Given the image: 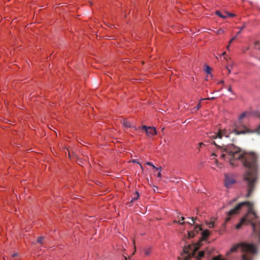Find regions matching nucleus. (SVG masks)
Listing matches in <instances>:
<instances>
[{
	"mask_svg": "<svg viewBox=\"0 0 260 260\" xmlns=\"http://www.w3.org/2000/svg\"><path fill=\"white\" fill-rule=\"evenodd\" d=\"M213 144L221 149V157L229 161L232 166H236L237 161L240 160L243 166L248 169L244 174L243 180L246 183L247 190L246 197H250L255 189L259 171L258 156L256 154L252 152H244L233 144H221V146L215 141L213 142Z\"/></svg>",
	"mask_w": 260,
	"mask_h": 260,
	"instance_id": "obj_1",
	"label": "nucleus"
},
{
	"mask_svg": "<svg viewBox=\"0 0 260 260\" xmlns=\"http://www.w3.org/2000/svg\"><path fill=\"white\" fill-rule=\"evenodd\" d=\"M244 206L248 207L249 209L244 217V221L246 222L251 224L252 227V237L257 243L260 244V218L257 216L253 209V203L249 201L243 202L238 204L234 208L231 209L227 213L226 217L225 219V222L230 221L233 215L238 214Z\"/></svg>",
	"mask_w": 260,
	"mask_h": 260,
	"instance_id": "obj_2",
	"label": "nucleus"
},
{
	"mask_svg": "<svg viewBox=\"0 0 260 260\" xmlns=\"http://www.w3.org/2000/svg\"><path fill=\"white\" fill-rule=\"evenodd\" d=\"M239 248H241L243 252L242 260H252L253 255L257 252L256 247L254 244L241 242L234 245L227 252V254L236 251ZM212 260H224V259L221 258L220 256H216L214 257Z\"/></svg>",
	"mask_w": 260,
	"mask_h": 260,
	"instance_id": "obj_3",
	"label": "nucleus"
},
{
	"mask_svg": "<svg viewBox=\"0 0 260 260\" xmlns=\"http://www.w3.org/2000/svg\"><path fill=\"white\" fill-rule=\"evenodd\" d=\"M198 248L194 245H188L184 246L181 257H178V259L179 260H200L204 256V251H200L198 256H196V252Z\"/></svg>",
	"mask_w": 260,
	"mask_h": 260,
	"instance_id": "obj_4",
	"label": "nucleus"
},
{
	"mask_svg": "<svg viewBox=\"0 0 260 260\" xmlns=\"http://www.w3.org/2000/svg\"><path fill=\"white\" fill-rule=\"evenodd\" d=\"M229 134L228 133L227 131L225 129H223L218 130V131L217 133H215L213 134H212L211 136H209V137L214 139H221L223 137L228 138L229 137Z\"/></svg>",
	"mask_w": 260,
	"mask_h": 260,
	"instance_id": "obj_5",
	"label": "nucleus"
},
{
	"mask_svg": "<svg viewBox=\"0 0 260 260\" xmlns=\"http://www.w3.org/2000/svg\"><path fill=\"white\" fill-rule=\"evenodd\" d=\"M224 183L225 186L227 188H229L232 184L235 183V180L232 177L225 174Z\"/></svg>",
	"mask_w": 260,
	"mask_h": 260,
	"instance_id": "obj_6",
	"label": "nucleus"
},
{
	"mask_svg": "<svg viewBox=\"0 0 260 260\" xmlns=\"http://www.w3.org/2000/svg\"><path fill=\"white\" fill-rule=\"evenodd\" d=\"M146 133L148 136H154L157 134L155 128L153 127H148V129Z\"/></svg>",
	"mask_w": 260,
	"mask_h": 260,
	"instance_id": "obj_7",
	"label": "nucleus"
},
{
	"mask_svg": "<svg viewBox=\"0 0 260 260\" xmlns=\"http://www.w3.org/2000/svg\"><path fill=\"white\" fill-rule=\"evenodd\" d=\"M245 27V25H243L242 26V27H239V31L237 32V34H236V36H235L234 37H233L229 42V45H228L227 46V49L228 50H229V48H230V44L233 42V41H234L236 38H237V36L239 35L241 32V31Z\"/></svg>",
	"mask_w": 260,
	"mask_h": 260,
	"instance_id": "obj_8",
	"label": "nucleus"
},
{
	"mask_svg": "<svg viewBox=\"0 0 260 260\" xmlns=\"http://www.w3.org/2000/svg\"><path fill=\"white\" fill-rule=\"evenodd\" d=\"M122 125L125 127H133L135 129H137V128L135 126H132L129 122L126 120H123L122 121Z\"/></svg>",
	"mask_w": 260,
	"mask_h": 260,
	"instance_id": "obj_9",
	"label": "nucleus"
},
{
	"mask_svg": "<svg viewBox=\"0 0 260 260\" xmlns=\"http://www.w3.org/2000/svg\"><path fill=\"white\" fill-rule=\"evenodd\" d=\"M202 234L203 240H205L209 235V232L208 230H205L202 233Z\"/></svg>",
	"mask_w": 260,
	"mask_h": 260,
	"instance_id": "obj_10",
	"label": "nucleus"
},
{
	"mask_svg": "<svg viewBox=\"0 0 260 260\" xmlns=\"http://www.w3.org/2000/svg\"><path fill=\"white\" fill-rule=\"evenodd\" d=\"M245 223H246V222L244 221V219L242 218L240 222L236 225V228L237 229H239L241 228V225Z\"/></svg>",
	"mask_w": 260,
	"mask_h": 260,
	"instance_id": "obj_11",
	"label": "nucleus"
},
{
	"mask_svg": "<svg viewBox=\"0 0 260 260\" xmlns=\"http://www.w3.org/2000/svg\"><path fill=\"white\" fill-rule=\"evenodd\" d=\"M215 14L218 15V16L222 18H226L227 17V16L225 15V14L223 15L222 14L220 11H216L215 12Z\"/></svg>",
	"mask_w": 260,
	"mask_h": 260,
	"instance_id": "obj_12",
	"label": "nucleus"
},
{
	"mask_svg": "<svg viewBox=\"0 0 260 260\" xmlns=\"http://www.w3.org/2000/svg\"><path fill=\"white\" fill-rule=\"evenodd\" d=\"M202 228L199 226L198 225H196V227L194 228L193 231L196 233H198L199 231H202Z\"/></svg>",
	"mask_w": 260,
	"mask_h": 260,
	"instance_id": "obj_13",
	"label": "nucleus"
},
{
	"mask_svg": "<svg viewBox=\"0 0 260 260\" xmlns=\"http://www.w3.org/2000/svg\"><path fill=\"white\" fill-rule=\"evenodd\" d=\"M196 233L193 231H190L188 232V235L189 238H192L196 235Z\"/></svg>",
	"mask_w": 260,
	"mask_h": 260,
	"instance_id": "obj_14",
	"label": "nucleus"
},
{
	"mask_svg": "<svg viewBox=\"0 0 260 260\" xmlns=\"http://www.w3.org/2000/svg\"><path fill=\"white\" fill-rule=\"evenodd\" d=\"M139 193L137 191H136V195L133 197V198L131 200V202L132 203L134 201H135L137 199H138V198H139Z\"/></svg>",
	"mask_w": 260,
	"mask_h": 260,
	"instance_id": "obj_15",
	"label": "nucleus"
},
{
	"mask_svg": "<svg viewBox=\"0 0 260 260\" xmlns=\"http://www.w3.org/2000/svg\"><path fill=\"white\" fill-rule=\"evenodd\" d=\"M44 239V237H39L38 238V240H37V242L42 244L43 243V240Z\"/></svg>",
	"mask_w": 260,
	"mask_h": 260,
	"instance_id": "obj_16",
	"label": "nucleus"
},
{
	"mask_svg": "<svg viewBox=\"0 0 260 260\" xmlns=\"http://www.w3.org/2000/svg\"><path fill=\"white\" fill-rule=\"evenodd\" d=\"M150 249H145V253L146 255H149L150 254Z\"/></svg>",
	"mask_w": 260,
	"mask_h": 260,
	"instance_id": "obj_17",
	"label": "nucleus"
},
{
	"mask_svg": "<svg viewBox=\"0 0 260 260\" xmlns=\"http://www.w3.org/2000/svg\"><path fill=\"white\" fill-rule=\"evenodd\" d=\"M245 115H246V113H243L242 114H241L239 117V119L240 120H242L243 118H244L245 117Z\"/></svg>",
	"mask_w": 260,
	"mask_h": 260,
	"instance_id": "obj_18",
	"label": "nucleus"
},
{
	"mask_svg": "<svg viewBox=\"0 0 260 260\" xmlns=\"http://www.w3.org/2000/svg\"><path fill=\"white\" fill-rule=\"evenodd\" d=\"M215 163L216 164V165L219 167V168H222V164L221 163H219L217 160L216 159L215 160Z\"/></svg>",
	"mask_w": 260,
	"mask_h": 260,
	"instance_id": "obj_19",
	"label": "nucleus"
},
{
	"mask_svg": "<svg viewBox=\"0 0 260 260\" xmlns=\"http://www.w3.org/2000/svg\"><path fill=\"white\" fill-rule=\"evenodd\" d=\"M211 70V68L207 66L206 69V72L208 74H210Z\"/></svg>",
	"mask_w": 260,
	"mask_h": 260,
	"instance_id": "obj_20",
	"label": "nucleus"
},
{
	"mask_svg": "<svg viewBox=\"0 0 260 260\" xmlns=\"http://www.w3.org/2000/svg\"><path fill=\"white\" fill-rule=\"evenodd\" d=\"M224 14H225V15L227 16V17L228 16L233 17L235 15L234 14L230 13L229 12H225Z\"/></svg>",
	"mask_w": 260,
	"mask_h": 260,
	"instance_id": "obj_21",
	"label": "nucleus"
},
{
	"mask_svg": "<svg viewBox=\"0 0 260 260\" xmlns=\"http://www.w3.org/2000/svg\"><path fill=\"white\" fill-rule=\"evenodd\" d=\"M207 224H208L209 225V226L210 228H213L214 226V222L213 221H211L210 222H208V223H207Z\"/></svg>",
	"mask_w": 260,
	"mask_h": 260,
	"instance_id": "obj_22",
	"label": "nucleus"
},
{
	"mask_svg": "<svg viewBox=\"0 0 260 260\" xmlns=\"http://www.w3.org/2000/svg\"><path fill=\"white\" fill-rule=\"evenodd\" d=\"M201 105L200 103H199L198 104V105L196 107H194L193 108V109H196V110H198L201 108Z\"/></svg>",
	"mask_w": 260,
	"mask_h": 260,
	"instance_id": "obj_23",
	"label": "nucleus"
},
{
	"mask_svg": "<svg viewBox=\"0 0 260 260\" xmlns=\"http://www.w3.org/2000/svg\"><path fill=\"white\" fill-rule=\"evenodd\" d=\"M146 164L147 165L152 166L154 169V168H156V167H155V166H154V165H153L151 162H147L146 163Z\"/></svg>",
	"mask_w": 260,
	"mask_h": 260,
	"instance_id": "obj_24",
	"label": "nucleus"
},
{
	"mask_svg": "<svg viewBox=\"0 0 260 260\" xmlns=\"http://www.w3.org/2000/svg\"><path fill=\"white\" fill-rule=\"evenodd\" d=\"M141 128L142 129L145 130L146 132V131L148 129V127H147V126H146L145 125H143Z\"/></svg>",
	"mask_w": 260,
	"mask_h": 260,
	"instance_id": "obj_25",
	"label": "nucleus"
},
{
	"mask_svg": "<svg viewBox=\"0 0 260 260\" xmlns=\"http://www.w3.org/2000/svg\"><path fill=\"white\" fill-rule=\"evenodd\" d=\"M222 32H223V30H222V29H218V30L217 31V33L218 34H221V33H222Z\"/></svg>",
	"mask_w": 260,
	"mask_h": 260,
	"instance_id": "obj_26",
	"label": "nucleus"
},
{
	"mask_svg": "<svg viewBox=\"0 0 260 260\" xmlns=\"http://www.w3.org/2000/svg\"><path fill=\"white\" fill-rule=\"evenodd\" d=\"M199 149H200V148L202 146H204V144L203 143H199Z\"/></svg>",
	"mask_w": 260,
	"mask_h": 260,
	"instance_id": "obj_27",
	"label": "nucleus"
},
{
	"mask_svg": "<svg viewBox=\"0 0 260 260\" xmlns=\"http://www.w3.org/2000/svg\"><path fill=\"white\" fill-rule=\"evenodd\" d=\"M156 170H159V171H161L162 170V167H160L159 168H157L156 167V168H154Z\"/></svg>",
	"mask_w": 260,
	"mask_h": 260,
	"instance_id": "obj_28",
	"label": "nucleus"
},
{
	"mask_svg": "<svg viewBox=\"0 0 260 260\" xmlns=\"http://www.w3.org/2000/svg\"><path fill=\"white\" fill-rule=\"evenodd\" d=\"M157 177H158V178H161V173L160 172L158 173V174L157 175Z\"/></svg>",
	"mask_w": 260,
	"mask_h": 260,
	"instance_id": "obj_29",
	"label": "nucleus"
},
{
	"mask_svg": "<svg viewBox=\"0 0 260 260\" xmlns=\"http://www.w3.org/2000/svg\"><path fill=\"white\" fill-rule=\"evenodd\" d=\"M214 99V97H212V98H211L202 99L201 100V101L205 100H213V99Z\"/></svg>",
	"mask_w": 260,
	"mask_h": 260,
	"instance_id": "obj_30",
	"label": "nucleus"
},
{
	"mask_svg": "<svg viewBox=\"0 0 260 260\" xmlns=\"http://www.w3.org/2000/svg\"><path fill=\"white\" fill-rule=\"evenodd\" d=\"M191 219L192 221L193 222V223H192V224H193V223H194V221L195 220H196L197 218V217H196V218L191 217Z\"/></svg>",
	"mask_w": 260,
	"mask_h": 260,
	"instance_id": "obj_31",
	"label": "nucleus"
},
{
	"mask_svg": "<svg viewBox=\"0 0 260 260\" xmlns=\"http://www.w3.org/2000/svg\"><path fill=\"white\" fill-rule=\"evenodd\" d=\"M132 161L133 162H134V163H137V164H139V162L137 161V160L136 159H133L132 160Z\"/></svg>",
	"mask_w": 260,
	"mask_h": 260,
	"instance_id": "obj_32",
	"label": "nucleus"
},
{
	"mask_svg": "<svg viewBox=\"0 0 260 260\" xmlns=\"http://www.w3.org/2000/svg\"><path fill=\"white\" fill-rule=\"evenodd\" d=\"M228 91H230V92H232V88H231V86L229 87L228 88Z\"/></svg>",
	"mask_w": 260,
	"mask_h": 260,
	"instance_id": "obj_33",
	"label": "nucleus"
},
{
	"mask_svg": "<svg viewBox=\"0 0 260 260\" xmlns=\"http://www.w3.org/2000/svg\"><path fill=\"white\" fill-rule=\"evenodd\" d=\"M12 256H13V257L17 256V253H14V254L12 255Z\"/></svg>",
	"mask_w": 260,
	"mask_h": 260,
	"instance_id": "obj_34",
	"label": "nucleus"
},
{
	"mask_svg": "<svg viewBox=\"0 0 260 260\" xmlns=\"http://www.w3.org/2000/svg\"><path fill=\"white\" fill-rule=\"evenodd\" d=\"M227 70H228L229 74L231 73V70L228 68V67H226Z\"/></svg>",
	"mask_w": 260,
	"mask_h": 260,
	"instance_id": "obj_35",
	"label": "nucleus"
},
{
	"mask_svg": "<svg viewBox=\"0 0 260 260\" xmlns=\"http://www.w3.org/2000/svg\"><path fill=\"white\" fill-rule=\"evenodd\" d=\"M224 81L223 80L220 81L219 83L222 84L223 83Z\"/></svg>",
	"mask_w": 260,
	"mask_h": 260,
	"instance_id": "obj_36",
	"label": "nucleus"
},
{
	"mask_svg": "<svg viewBox=\"0 0 260 260\" xmlns=\"http://www.w3.org/2000/svg\"><path fill=\"white\" fill-rule=\"evenodd\" d=\"M140 167H141V169L143 170V166L141 165H140Z\"/></svg>",
	"mask_w": 260,
	"mask_h": 260,
	"instance_id": "obj_37",
	"label": "nucleus"
},
{
	"mask_svg": "<svg viewBox=\"0 0 260 260\" xmlns=\"http://www.w3.org/2000/svg\"><path fill=\"white\" fill-rule=\"evenodd\" d=\"M181 220H184V217H181Z\"/></svg>",
	"mask_w": 260,
	"mask_h": 260,
	"instance_id": "obj_38",
	"label": "nucleus"
},
{
	"mask_svg": "<svg viewBox=\"0 0 260 260\" xmlns=\"http://www.w3.org/2000/svg\"><path fill=\"white\" fill-rule=\"evenodd\" d=\"M225 53H225V52H224L222 54V55H225Z\"/></svg>",
	"mask_w": 260,
	"mask_h": 260,
	"instance_id": "obj_39",
	"label": "nucleus"
},
{
	"mask_svg": "<svg viewBox=\"0 0 260 260\" xmlns=\"http://www.w3.org/2000/svg\"><path fill=\"white\" fill-rule=\"evenodd\" d=\"M181 224H183L185 223V222H181V223H180Z\"/></svg>",
	"mask_w": 260,
	"mask_h": 260,
	"instance_id": "obj_40",
	"label": "nucleus"
},
{
	"mask_svg": "<svg viewBox=\"0 0 260 260\" xmlns=\"http://www.w3.org/2000/svg\"><path fill=\"white\" fill-rule=\"evenodd\" d=\"M69 157H71V155H70V152H69Z\"/></svg>",
	"mask_w": 260,
	"mask_h": 260,
	"instance_id": "obj_41",
	"label": "nucleus"
},
{
	"mask_svg": "<svg viewBox=\"0 0 260 260\" xmlns=\"http://www.w3.org/2000/svg\"><path fill=\"white\" fill-rule=\"evenodd\" d=\"M187 223H189L190 224H191V223L187 222Z\"/></svg>",
	"mask_w": 260,
	"mask_h": 260,
	"instance_id": "obj_42",
	"label": "nucleus"
},
{
	"mask_svg": "<svg viewBox=\"0 0 260 260\" xmlns=\"http://www.w3.org/2000/svg\"><path fill=\"white\" fill-rule=\"evenodd\" d=\"M259 50H260V47H259Z\"/></svg>",
	"mask_w": 260,
	"mask_h": 260,
	"instance_id": "obj_43",
	"label": "nucleus"
},
{
	"mask_svg": "<svg viewBox=\"0 0 260 260\" xmlns=\"http://www.w3.org/2000/svg\"><path fill=\"white\" fill-rule=\"evenodd\" d=\"M259 60H260V58H259Z\"/></svg>",
	"mask_w": 260,
	"mask_h": 260,
	"instance_id": "obj_44",
	"label": "nucleus"
}]
</instances>
